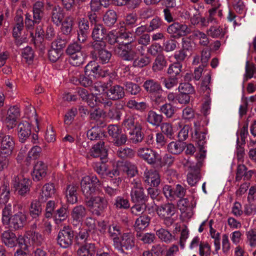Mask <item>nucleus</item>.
Instances as JSON below:
<instances>
[{
    "label": "nucleus",
    "mask_w": 256,
    "mask_h": 256,
    "mask_svg": "<svg viewBox=\"0 0 256 256\" xmlns=\"http://www.w3.org/2000/svg\"><path fill=\"white\" fill-rule=\"evenodd\" d=\"M104 88L100 82L95 84L94 87V94H90L88 98L86 100L90 107L94 108L100 104H103L105 107L111 106L112 104L111 100H106L104 97L102 93L104 90Z\"/></svg>",
    "instance_id": "1"
},
{
    "label": "nucleus",
    "mask_w": 256,
    "mask_h": 256,
    "mask_svg": "<svg viewBox=\"0 0 256 256\" xmlns=\"http://www.w3.org/2000/svg\"><path fill=\"white\" fill-rule=\"evenodd\" d=\"M90 212L96 216H100L107 208L108 201L104 196L92 194L86 201Z\"/></svg>",
    "instance_id": "2"
},
{
    "label": "nucleus",
    "mask_w": 256,
    "mask_h": 256,
    "mask_svg": "<svg viewBox=\"0 0 256 256\" xmlns=\"http://www.w3.org/2000/svg\"><path fill=\"white\" fill-rule=\"evenodd\" d=\"M152 208L156 211L158 215L164 220L166 225H171L173 223L174 220L171 217L175 214L176 212L174 204L168 203L160 206H157L156 204H153Z\"/></svg>",
    "instance_id": "3"
},
{
    "label": "nucleus",
    "mask_w": 256,
    "mask_h": 256,
    "mask_svg": "<svg viewBox=\"0 0 256 256\" xmlns=\"http://www.w3.org/2000/svg\"><path fill=\"white\" fill-rule=\"evenodd\" d=\"M99 182V180L95 176H86L82 178L80 182L81 189L86 198L94 194Z\"/></svg>",
    "instance_id": "4"
},
{
    "label": "nucleus",
    "mask_w": 256,
    "mask_h": 256,
    "mask_svg": "<svg viewBox=\"0 0 256 256\" xmlns=\"http://www.w3.org/2000/svg\"><path fill=\"white\" fill-rule=\"evenodd\" d=\"M120 171L126 172L128 176L133 177L137 172L136 166L128 162H122L118 164L117 168L112 170H108L106 176L114 178V177L118 176L120 174Z\"/></svg>",
    "instance_id": "5"
},
{
    "label": "nucleus",
    "mask_w": 256,
    "mask_h": 256,
    "mask_svg": "<svg viewBox=\"0 0 256 256\" xmlns=\"http://www.w3.org/2000/svg\"><path fill=\"white\" fill-rule=\"evenodd\" d=\"M31 184V180L22 175L15 176L12 180L13 188L18 194L22 196L29 192Z\"/></svg>",
    "instance_id": "6"
},
{
    "label": "nucleus",
    "mask_w": 256,
    "mask_h": 256,
    "mask_svg": "<svg viewBox=\"0 0 256 256\" xmlns=\"http://www.w3.org/2000/svg\"><path fill=\"white\" fill-rule=\"evenodd\" d=\"M15 142L14 138L10 135L0 134V155L9 156L14 150Z\"/></svg>",
    "instance_id": "7"
},
{
    "label": "nucleus",
    "mask_w": 256,
    "mask_h": 256,
    "mask_svg": "<svg viewBox=\"0 0 256 256\" xmlns=\"http://www.w3.org/2000/svg\"><path fill=\"white\" fill-rule=\"evenodd\" d=\"M138 154L149 164L158 165V164L161 162L160 154L149 148H140L138 150Z\"/></svg>",
    "instance_id": "8"
},
{
    "label": "nucleus",
    "mask_w": 256,
    "mask_h": 256,
    "mask_svg": "<svg viewBox=\"0 0 256 256\" xmlns=\"http://www.w3.org/2000/svg\"><path fill=\"white\" fill-rule=\"evenodd\" d=\"M104 87V92H102L105 99L109 100H116L122 98L124 95V88L118 85L112 86L108 89V84H102Z\"/></svg>",
    "instance_id": "9"
},
{
    "label": "nucleus",
    "mask_w": 256,
    "mask_h": 256,
    "mask_svg": "<svg viewBox=\"0 0 256 256\" xmlns=\"http://www.w3.org/2000/svg\"><path fill=\"white\" fill-rule=\"evenodd\" d=\"M73 238V232L70 227L64 226L58 234L57 242L61 247L68 248L72 245Z\"/></svg>",
    "instance_id": "10"
},
{
    "label": "nucleus",
    "mask_w": 256,
    "mask_h": 256,
    "mask_svg": "<svg viewBox=\"0 0 256 256\" xmlns=\"http://www.w3.org/2000/svg\"><path fill=\"white\" fill-rule=\"evenodd\" d=\"M167 31L172 36L180 38L190 34L192 29L190 26L186 24L174 22L168 28Z\"/></svg>",
    "instance_id": "11"
},
{
    "label": "nucleus",
    "mask_w": 256,
    "mask_h": 256,
    "mask_svg": "<svg viewBox=\"0 0 256 256\" xmlns=\"http://www.w3.org/2000/svg\"><path fill=\"white\" fill-rule=\"evenodd\" d=\"M132 184L133 186L130 193L132 201L134 202H144L147 197L144 192L140 180L134 179Z\"/></svg>",
    "instance_id": "12"
},
{
    "label": "nucleus",
    "mask_w": 256,
    "mask_h": 256,
    "mask_svg": "<svg viewBox=\"0 0 256 256\" xmlns=\"http://www.w3.org/2000/svg\"><path fill=\"white\" fill-rule=\"evenodd\" d=\"M87 210L82 205L74 206L70 214L72 222L74 226L82 224L84 218L86 216Z\"/></svg>",
    "instance_id": "13"
},
{
    "label": "nucleus",
    "mask_w": 256,
    "mask_h": 256,
    "mask_svg": "<svg viewBox=\"0 0 256 256\" xmlns=\"http://www.w3.org/2000/svg\"><path fill=\"white\" fill-rule=\"evenodd\" d=\"M114 50L116 54L126 60H132L135 55L134 52L130 48L128 44H123L120 42L116 44Z\"/></svg>",
    "instance_id": "14"
},
{
    "label": "nucleus",
    "mask_w": 256,
    "mask_h": 256,
    "mask_svg": "<svg viewBox=\"0 0 256 256\" xmlns=\"http://www.w3.org/2000/svg\"><path fill=\"white\" fill-rule=\"evenodd\" d=\"M203 71L204 72V74H205V77L202 80L201 87L202 90H205L206 91V94H208L210 92V88L208 86V84L210 82L211 78L210 72L206 70H204L202 66H200L194 70V78L196 80H199L202 76V74Z\"/></svg>",
    "instance_id": "15"
},
{
    "label": "nucleus",
    "mask_w": 256,
    "mask_h": 256,
    "mask_svg": "<svg viewBox=\"0 0 256 256\" xmlns=\"http://www.w3.org/2000/svg\"><path fill=\"white\" fill-rule=\"evenodd\" d=\"M92 36L95 42L93 43L92 46L94 49H98L99 47L104 46V43L100 40L104 37V30L101 24H96L94 25Z\"/></svg>",
    "instance_id": "16"
},
{
    "label": "nucleus",
    "mask_w": 256,
    "mask_h": 256,
    "mask_svg": "<svg viewBox=\"0 0 256 256\" xmlns=\"http://www.w3.org/2000/svg\"><path fill=\"white\" fill-rule=\"evenodd\" d=\"M26 221V216L24 212H20L10 217L7 224L15 230L23 227Z\"/></svg>",
    "instance_id": "17"
},
{
    "label": "nucleus",
    "mask_w": 256,
    "mask_h": 256,
    "mask_svg": "<svg viewBox=\"0 0 256 256\" xmlns=\"http://www.w3.org/2000/svg\"><path fill=\"white\" fill-rule=\"evenodd\" d=\"M48 166L42 161L38 162L34 166L32 176L34 180L39 181L43 179L46 175Z\"/></svg>",
    "instance_id": "18"
},
{
    "label": "nucleus",
    "mask_w": 256,
    "mask_h": 256,
    "mask_svg": "<svg viewBox=\"0 0 256 256\" xmlns=\"http://www.w3.org/2000/svg\"><path fill=\"white\" fill-rule=\"evenodd\" d=\"M142 120L139 116L128 115L124 118L123 126L126 128L131 131L136 128L138 130L142 126Z\"/></svg>",
    "instance_id": "19"
},
{
    "label": "nucleus",
    "mask_w": 256,
    "mask_h": 256,
    "mask_svg": "<svg viewBox=\"0 0 256 256\" xmlns=\"http://www.w3.org/2000/svg\"><path fill=\"white\" fill-rule=\"evenodd\" d=\"M31 134L30 123L26 120H22L18 126V134L20 142H24Z\"/></svg>",
    "instance_id": "20"
},
{
    "label": "nucleus",
    "mask_w": 256,
    "mask_h": 256,
    "mask_svg": "<svg viewBox=\"0 0 256 256\" xmlns=\"http://www.w3.org/2000/svg\"><path fill=\"white\" fill-rule=\"evenodd\" d=\"M118 248H117L121 252H124V250L122 247L124 248L126 250L131 249L134 245V236L130 233L124 234L118 242Z\"/></svg>",
    "instance_id": "21"
},
{
    "label": "nucleus",
    "mask_w": 256,
    "mask_h": 256,
    "mask_svg": "<svg viewBox=\"0 0 256 256\" xmlns=\"http://www.w3.org/2000/svg\"><path fill=\"white\" fill-rule=\"evenodd\" d=\"M56 192L55 186L52 183H47L42 188L39 200L41 202H46L48 198H52Z\"/></svg>",
    "instance_id": "22"
},
{
    "label": "nucleus",
    "mask_w": 256,
    "mask_h": 256,
    "mask_svg": "<svg viewBox=\"0 0 256 256\" xmlns=\"http://www.w3.org/2000/svg\"><path fill=\"white\" fill-rule=\"evenodd\" d=\"M78 39L79 42H84L87 38L89 29L88 22L87 20L82 18L78 22Z\"/></svg>",
    "instance_id": "23"
},
{
    "label": "nucleus",
    "mask_w": 256,
    "mask_h": 256,
    "mask_svg": "<svg viewBox=\"0 0 256 256\" xmlns=\"http://www.w3.org/2000/svg\"><path fill=\"white\" fill-rule=\"evenodd\" d=\"M144 180L150 186H156L160 182L158 172L154 170H146L144 172Z\"/></svg>",
    "instance_id": "24"
},
{
    "label": "nucleus",
    "mask_w": 256,
    "mask_h": 256,
    "mask_svg": "<svg viewBox=\"0 0 256 256\" xmlns=\"http://www.w3.org/2000/svg\"><path fill=\"white\" fill-rule=\"evenodd\" d=\"M125 28L122 27L120 30H115L110 32L107 36V40L110 44H112L119 42L120 39L126 38L128 37L127 34L124 32Z\"/></svg>",
    "instance_id": "25"
},
{
    "label": "nucleus",
    "mask_w": 256,
    "mask_h": 256,
    "mask_svg": "<svg viewBox=\"0 0 256 256\" xmlns=\"http://www.w3.org/2000/svg\"><path fill=\"white\" fill-rule=\"evenodd\" d=\"M91 155L94 157H100L101 160L107 156V150L104 146V142H100L94 144L90 150Z\"/></svg>",
    "instance_id": "26"
},
{
    "label": "nucleus",
    "mask_w": 256,
    "mask_h": 256,
    "mask_svg": "<svg viewBox=\"0 0 256 256\" xmlns=\"http://www.w3.org/2000/svg\"><path fill=\"white\" fill-rule=\"evenodd\" d=\"M2 242L10 248H13L16 244L17 238L16 234L10 230L4 232L2 236Z\"/></svg>",
    "instance_id": "27"
},
{
    "label": "nucleus",
    "mask_w": 256,
    "mask_h": 256,
    "mask_svg": "<svg viewBox=\"0 0 256 256\" xmlns=\"http://www.w3.org/2000/svg\"><path fill=\"white\" fill-rule=\"evenodd\" d=\"M77 187L74 184H70L67 186L65 192L66 198L67 201L72 204H75L78 200Z\"/></svg>",
    "instance_id": "28"
},
{
    "label": "nucleus",
    "mask_w": 256,
    "mask_h": 256,
    "mask_svg": "<svg viewBox=\"0 0 256 256\" xmlns=\"http://www.w3.org/2000/svg\"><path fill=\"white\" fill-rule=\"evenodd\" d=\"M144 90L148 93L155 94L162 90L160 85L154 80H148L143 84Z\"/></svg>",
    "instance_id": "29"
},
{
    "label": "nucleus",
    "mask_w": 256,
    "mask_h": 256,
    "mask_svg": "<svg viewBox=\"0 0 256 256\" xmlns=\"http://www.w3.org/2000/svg\"><path fill=\"white\" fill-rule=\"evenodd\" d=\"M184 145L180 140L172 141L167 146L168 152L173 154H179L183 152Z\"/></svg>",
    "instance_id": "30"
},
{
    "label": "nucleus",
    "mask_w": 256,
    "mask_h": 256,
    "mask_svg": "<svg viewBox=\"0 0 256 256\" xmlns=\"http://www.w3.org/2000/svg\"><path fill=\"white\" fill-rule=\"evenodd\" d=\"M252 174V171L246 170L244 165L239 164L237 168L236 180V181H240L242 179L244 180H248L250 178Z\"/></svg>",
    "instance_id": "31"
},
{
    "label": "nucleus",
    "mask_w": 256,
    "mask_h": 256,
    "mask_svg": "<svg viewBox=\"0 0 256 256\" xmlns=\"http://www.w3.org/2000/svg\"><path fill=\"white\" fill-rule=\"evenodd\" d=\"M227 32V28L223 26H211L207 30L208 36L214 38H221L224 36Z\"/></svg>",
    "instance_id": "32"
},
{
    "label": "nucleus",
    "mask_w": 256,
    "mask_h": 256,
    "mask_svg": "<svg viewBox=\"0 0 256 256\" xmlns=\"http://www.w3.org/2000/svg\"><path fill=\"white\" fill-rule=\"evenodd\" d=\"M150 222V218L148 216H140L136 220L134 228L137 232L144 230L149 226Z\"/></svg>",
    "instance_id": "33"
},
{
    "label": "nucleus",
    "mask_w": 256,
    "mask_h": 256,
    "mask_svg": "<svg viewBox=\"0 0 256 256\" xmlns=\"http://www.w3.org/2000/svg\"><path fill=\"white\" fill-rule=\"evenodd\" d=\"M96 251L94 244H87L80 246L77 250L78 256H92Z\"/></svg>",
    "instance_id": "34"
},
{
    "label": "nucleus",
    "mask_w": 256,
    "mask_h": 256,
    "mask_svg": "<svg viewBox=\"0 0 256 256\" xmlns=\"http://www.w3.org/2000/svg\"><path fill=\"white\" fill-rule=\"evenodd\" d=\"M152 250L154 254L146 251L144 252V256H166V248L164 244H156L152 246Z\"/></svg>",
    "instance_id": "35"
},
{
    "label": "nucleus",
    "mask_w": 256,
    "mask_h": 256,
    "mask_svg": "<svg viewBox=\"0 0 256 256\" xmlns=\"http://www.w3.org/2000/svg\"><path fill=\"white\" fill-rule=\"evenodd\" d=\"M70 56V63L74 66H78L84 64L86 55L84 52H78Z\"/></svg>",
    "instance_id": "36"
},
{
    "label": "nucleus",
    "mask_w": 256,
    "mask_h": 256,
    "mask_svg": "<svg viewBox=\"0 0 256 256\" xmlns=\"http://www.w3.org/2000/svg\"><path fill=\"white\" fill-rule=\"evenodd\" d=\"M64 18L62 8L58 6H55L52 10V19L54 23L60 25Z\"/></svg>",
    "instance_id": "37"
},
{
    "label": "nucleus",
    "mask_w": 256,
    "mask_h": 256,
    "mask_svg": "<svg viewBox=\"0 0 256 256\" xmlns=\"http://www.w3.org/2000/svg\"><path fill=\"white\" fill-rule=\"evenodd\" d=\"M100 66L98 64L95 62L91 61L85 68V74L86 76H91L94 78V74H100Z\"/></svg>",
    "instance_id": "38"
},
{
    "label": "nucleus",
    "mask_w": 256,
    "mask_h": 256,
    "mask_svg": "<svg viewBox=\"0 0 256 256\" xmlns=\"http://www.w3.org/2000/svg\"><path fill=\"white\" fill-rule=\"evenodd\" d=\"M10 194L9 184L8 183H4L0 188V205L8 202Z\"/></svg>",
    "instance_id": "39"
},
{
    "label": "nucleus",
    "mask_w": 256,
    "mask_h": 256,
    "mask_svg": "<svg viewBox=\"0 0 256 256\" xmlns=\"http://www.w3.org/2000/svg\"><path fill=\"white\" fill-rule=\"evenodd\" d=\"M117 15L113 10H108L106 12L103 17L104 23L108 26H112L116 22Z\"/></svg>",
    "instance_id": "40"
},
{
    "label": "nucleus",
    "mask_w": 256,
    "mask_h": 256,
    "mask_svg": "<svg viewBox=\"0 0 256 256\" xmlns=\"http://www.w3.org/2000/svg\"><path fill=\"white\" fill-rule=\"evenodd\" d=\"M108 232L114 240L115 247L118 248V244L117 238L120 234V227L117 224H112L109 226Z\"/></svg>",
    "instance_id": "41"
},
{
    "label": "nucleus",
    "mask_w": 256,
    "mask_h": 256,
    "mask_svg": "<svg viewBox=\"0 0 256 256\" xmlns=\"http://www.w3.org/2000/svg\"><path fill=\"white\" fill-rule=\"evenodd\" d=\"M166 66V62L162 55L158 56L156 58L153 66L152 70L154 72H158L163 70Z\"/></svg>",
    "instance_id": "42"
},
{
    "label": "nucleus",
    "mask_w": 256,
    "mask_h": 256,
    "mask_svg": "<svg viewBox=\"0 0 256 256\" xmlns=\"http://www.w3.org/2000/svg\"><path fill=\"white\" fill-rule=\"evenodd\" d=\"M74 24V18L72 17H67L62 24V30L65 34H69L72 30Z\"/></svg>",
    "instance_id": "43"
},
{
    "label": "nucleus",
    "mask_w": 256,
    "mask_h": 256,
    "mask_svg": "<svg viewBox=\"0 0 256 256\" xmlns=\"http://www.w3.org/2000/svg\"><path fill=\"white\" fill-rule=\"evenodd\" d=\"M68 217V209L66 207L62 206L56 210L55 223L60 224L62 221L65 220Z\"/></svg>",
    "instance_id": "44"
},
{
    "label": "nucleus",
    "mask_w": 256,
    "mask_h": 256,
    "mask_svg": "<svg viewBox=\"0 0 256 256\" xmlns=\"http://www.w3.org/2000/svg\"><path fill=\"white\" fill-rule=\"evenodd\" d=\"M114 206L118 209H126L130 206V204L126 198L118 196L114 200Z\"/></svg>",
    "instance_id": "45"
},
{
    "label": "nucleus",
    "mask_w": 256,
    "mask_h": 256,
    "mask_svg": "<svg viewBox=\"0 0 256 256\" xmlns=\"http://www.w3.org/2000/svg\"><path fill=\"white\" fill-rule=\"evenodd\" d=\"M156 234L159 238L166 242H170L174 238L172 234L164 228H160L158 230Z\"/></svg>",
    "instance_id": "46"
},
{
    "label": "nucleus",
    "mask_w": 256,
    "mask_h": 256,
    "mask_svg": "<svg viewBox=\"0 0 256 256\" xmlns=\"http://www.w3.org/2000/svg\"><path fill=\"white\" fill-rule=\"evenodd\" d=\"M148 121L152 125H158L162 122V116L154 111H150L148 116Z\"/></svg>",
    "instance_id": "47"
},
{
    "label": "nucleus",
    "mask_w": 256,
    "mask_h": 256,
    "mask_svg": "<svg viewBox=\"0 0 256 256\" xmlns=\"http://www.w3.org/2000/svg\"><path fill=\"white\" fill-rule=\"evenodd\" d=\"M42 208L40 202L34 200L31 204L30 214L33 218H36L41 214Z\"/></svg>",
    "instance_id": "48"
},
{
    "label": "nucleus",
    "mask_w": 256,
    "mask_h": 256,
    "mask_svg": "<svg viewBox=\"0 0 256 256\" xmlns=\"http://www.w3.org/2000/svg\"><path fill=\"white\" fill-rule=\"evenodd\" d=\"M194 135L196 136V138L198 140V142L200 145H203L205 142V140L206 138V132H202L200 133L199 132V127L200 126V124L199 122H195L194 123Z\"/></svg>",
    "instance_id": "49"
},
{
    "label": "nucleus",
    "mask_w": 256,
    "mask_h": 256,
    "mask_svg": "<svg viewBox=\"0 0 256 256\" xmlns=\"http://www.w3.org/2000/svg\"><path fill=\"white\" fill-rule=\"evenodd\" d=\"M103 46H100L98 49H96L98 51V58L99 60L104 64L108 62L110 57L111 54L107 50L102 48Z\"/></svg>",
    "instance_id": "50"
},
{
    "label": "nucleus",
    "mask_w": 256,
    "mask_h": 256,
    "mask_svg": "<svg viewBox=\"0 0 256 256\" xmlns=\"http://www.w3.org/2000/svg\"><path fill=\"white\" fill-rule=\"evenodd\" d=\"M182 68V65L178 62L172 64L169 66L168 73L172 76H176L180 74Z\"/></svg>",
    "instance_id": "51"
},
{
    "label": "nucleus",
    "mask_w": 256,
    "mask_h": 256,
    "mask_svg": "<svg viewBox=\"0 0 256 256\" xmlns=\"http://www.w3.org/2000/svg\"><path fill=\"white\" fill-rule=\"evenodd\" d=\"M96 172L100 175L102 178H105L108 171L106 165L104 162L96 163L94 166Z\"/></svg>",
    "instance_id": "52"
},
{
    "label": "nucleus",
    "mask_w": 256,
    "mask_h": 256,
    "mask_svg": "<svg viewBox=\"0 0 256 256\" xmlns=\"http://www.w3.org/2000/svg\"><path fill=\"white\" fill-rule=\"evenodd\" d=\"M142 126L138 130L137 128L130 132V138L134 142H140L143 138V136L142 133Z\"/></svg>",
    "instance_id": "53"
},
{
    "label": "nucleus",
    "mask_w": 256,
    "mask_h": 256,
    "mask_svg": "<svg viewBox=\"0 0 256 256\" xmlns=\"http://www.w3.org/2000/svg\"><path fill=\"white\" fill-rule=\"evenodd\" d=\"M247 241L251 247L256 246V229H250L246 232Z\"/></svg>",
    "instance_id": "54"
},
{
    "label": "nucleus",
    "mask_w": 256,
    "mask_h": 256,
    "mask_svg": "<svg viewBox=\"0 0 256 256\" xmlns=\"http://www.w3.org/2000/svg\"><path fill=\"white\" fill-rule=\"evenodd\" d=\"M16 244H18L20 249L26 250L29 246L30 245V238H28V234H26V238L22 236L17 238Z\"/></svg>",
    "instance_id": "55"
},
{
    "label": "nucleus",
    "mask_w": 256,
    "mask_h": 256,
    "mask_svg": "<svg viewBox=\"0 0 256 256\" xmlns=\"http://www.w3.org/2000/svg\"><path fill=\"white\" fill-rule=\"evenodd\" d=\"M161 112L168 118H171L174 114L176 108L170 104H166L160 108Z\"/></svg>",
    "instance_id": "56"
},
{
    "label": "nucleus",
    "mask_w": 256,
    "mask_h": 256,
    "mask_svg": "<svg viewBox=\"0 0 256 256\" xmlns=\"http://www.w3.org/2000/svg\"><path fill=\"white\" fill-rule=\"evenodd\" d=\"M194 36L199 40L200 44L203 46H207L209 43L208 39L206 34L199 30H195L194 32Z\"/></svg>",
    "instance_id": "57"
},
{
    "label": "nucleus",
    "mask_w": 256,
    "mask_h": 256,
    "mask_svg": "<svg viewBox=\"0 0 256 256\" xmlns=\"http://www.w3.org/2000/svg\"><path fill=\"white\" fill-rule=\"evenodd\" d=\"M178 92L182 94H189L194 92L192 86L189 83H182L178 88Z\"/></svg>",
    "instance_id": "58"
},
{
    "label": "nucleus",
    "mask_w": 256,
    "mask_h": 256,
    "mask_svg": "<svg viewBox=\"0 0 256 256\" xmlns=\"http://www.w3.org/2000/svg\"><path fill=\"white\" fill-rule=\"evenodd\" d=\"M150 62V60L149 57L146 56H142L135 59L134 61L133 65L134 66L142 68L148 65Z\"/></svg>",
    "instance_id": "59"
},
{
    "label": "nucleus",
    "mask_w": 256,
    "mask_h": 256,
    "mask_svg": "<svg viewBox=\"0 0 256 256\" xmlns=\"http://www.w3.org/2000/svg\"><path fill=\"white\" fill-rule=\"evenodd\" d=\"M41 152V148L38 146L32 147L28 152V156L26 158V161L29 162L32 158H36L39 156Z\"/></svg>",
    "instance_id": "60"
},
{
    "label": "nucleus",
    "mask_w": 256,
    "mask_h": 256,
    "mask_svg": "<svg viewBox=\"0 0 256 256\" xmlns=\"http://www.w3.org/2000/svg\"><path fill=\"white\" fill-rule=\"evenodd\" d=\"M200 174L198 170H196L194 173L190 172L188 174L187 181L188 184L191 186H194L199 180Z\"/></svg>",
    "instance_id": "61"
},
{
    "label": "nucleus",
    "mask_w": 256,
    "mask_h": 256,
    "mask_svg": "<svg viewBox=\"0 0 256 256\" xmlns=\"http://www.w3.org/2000/svg\"><path fill=\"white\" fill-rule=\"evenodd\" d=\"M126 90L132 94L136 95L140 91V88L136 84L132 82H126L125 84Z\"/></svg>",
    "instance_id": "62"
},
{
    "label": "nucleus",
    "mask_w": 256,
    "mask_h": 256,
    "mask_svg": "<svg viewBox=\"0 0 256 256\" xmlns=\"http://www.w3.org/2000/svg\"><path fill=\"white\" fill-rule=\"evenodd\" d=\"M160 128L163 133L168 137H171L174 134V130L172 125L169 123L164 122L160 125Z\"/></svg>",
    "instance_id": "63"
},
{
    "label": "nucleus",
    "mask_w": 256,
    "mask_h": 256,
    "mask_svg": "<svg viewBox=\"0 0 256 256\" xmlns=\"http://www.w3.org/2000/svg\"><path fill=\"white\" fill-rule=\"evenodd\" d=\"M244 212L246 216L254 215L256 214V203H248L244 205Z\"/></svg>",
    "instance_id": "64"
}]
</instances>
